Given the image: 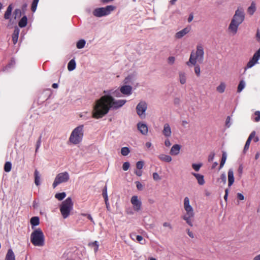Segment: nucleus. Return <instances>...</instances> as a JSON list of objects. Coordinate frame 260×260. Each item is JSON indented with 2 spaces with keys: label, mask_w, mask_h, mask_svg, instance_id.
Returning <instances> with one entry per match:
<instances>
[{
  "label": "nucleus",
  "mask_w": 260,
  "mask_h": 260,
  "mask_svg": "<svg viewBox=\"0 0 260 260\" xmlns=\"http://www.w3.org/2000/svg\"><path fill=\"white\" fill-rule=\"evenodd\" d=\"M125 103V100H115L111 95L102 96L95 102L92 110V117L96 119L101 118L108 113L110 108H119Z\"/></svg>",
  "instance_id": "1"
},
{
  "label": "nucleus",
  "mask_w": 260,
  "mask_h": 260,
  "mask_svg": "<svg viewBox=\"0 0 260 260\" xmlns=\"http://www.w3.org/2000/svg\"><path fill=\"white\" fill-rule=\"evenodd\" d=\"M245 14L243 7H238L235 11L228 27V32L233 36L237 34L239 25L244 21Z\"/></svg>",
  "instance_id": "2"
},
{
  "label": "nucleus",
  "mask_w": 260,
  "mask_h": 260,
  "mask_svg": "<svg viewBox=\"0 0 260 260\" xmlns=\"http://www.w3.org/2000/svg\"><path fill=\"white\" fill-rule=\"evenodd\" d=\"M204 51L203 46L199 44L197 45L196 51L194 52L191 51L189 60L186 62V64L188 67H191V65H196V63L199 62L202 63L204 61Z\"/></svg>",
  "instance_id": "3"
},
{
  "label": "nucleus",
  "mask_w": 260,
  "mask_h": 260,
  "mask_svg": "<svg viewBox=\"0 0 260 260\" xmlns=\"http://www.w3.org/2000/svg\"><path fill=\"white\" fill-rule=\"evenodd\" d=\"M183 207L185 213L182 216V218L190 226H193L192 222L194 217L193 208L190 204V200L188 197H185L183 201Z\"/></svg>",
  "instance_id": "4"
},
{
  "label": "nucleus",
  "mask_w": 260,
  "mask_h": 260,
  "mask_svg": "<svg viewBox=\"0 0 260 260\" xmlns=\"http://www.w3.org/2000/svg\"><path fill=\"white\" fill-rule=\"evenodd\" d=\"M83 137V125H81L72 131L69 138V142L74 145L78 144L82 141Z\"/></svg>",
  "instance_id": "5"
},
{
  "label": "nucleus",
  "mask_w": 260,
  "mask_h": 260,
  "mask_svg": "<svg viewBox=\"0 0 260 260\" xmlns=\"http://www.w3.org/2000/svg\"><path fill=\"white\" fill-rule=\"evenodd\" d=\"M30 241L36 246H43L44 244V236L40 229L35 230L31 234Z\"/></svg>",
  "instance_id": "6"
},
{
  "label": "nucleus",
  "mask_w": 260,
  "mask_h": 260,
  "mask_svg": "<svg viewBox=\"0 0 260 260\" xmlns=\"http://www.w3.org/2000/svg\"><path fill=\"white\" fill-rule=\"evenodd\" d=\"M73 202L69 197L63 201L60 206V211L63 218H67L73 210Z\"/></svg>",
  "instance_id": "7"
},
{
  "label": "nucleus",
  "mask_w": 260,
  "mask_h": 260,
  "mask_svg": "<svg viewBox=\"0 0 260 260\" xmlns=\"http://www.w3.org/2000/svg\"><path fill=\"white\" fill-rule=\"evenodd\" d=\"M70 178L69 174L68 172H64L57 174L55 178L52 186L53 188L63 182H67Z\"/></svg>",
  "instance_id": "8"
},
{
  "label": "nucleus",
  "mask_w": 260,
  "mask_h": 260,
  "mask_svg": "<svg viewBox=\"0 0 260 260\" xmlns=\"http://www.w3.org/2000/svg\"><path fill=\"white\" fill-rule=\"evenodd\" d=\"M114 9L112 6H108L105 8H100L95 9L93 11V14L96 17H101L108 15L111 11Z\"/></svg>",
  "instance_id": "9"
},
{
  "label": "nucleus",
  "mask_w": 260,
  "mask_h": 260,
  "mask_svg": "<svg viewBox=\"0 0 260 260\" xmlns=\"http://www.w3.org/2000/svg\"><path fill=\"white\" fill-rule=\"evenodd\" d=\"M147 109V104L145 101H141L136 107V111L137 114L141 118H144L146 117L145 112Z\"/></svg>",
  "instance_id": "10"
},
{
  "label": "nucleus",
  "mask_w": 260,
  "mask_h": 260,
  "mask_svg": "<svg viewBox=\"0 0 260 260\" xmlns=\"http://www.w3.org/2000/svg\"><path fill=\"white\" fill-rule=\"evenodd\" d=\"M131 203L133 209L136 212H139L142 208V202L137 196H133L131 199Z\"/></svg>",
  "instance_id": "11"
},
{
  "label": "nucleus",
  "mask_w": 260,
  "mask_h": 260,
  "mask_svg": "<svg viewBox=\"0 0 260 260\" xmlns=\"http://www.w3.org/2000/svg\"><path fill=\"white\" fill-rule=\"evenodd\" d=\"M252 137H255V139L254 140V142H257L259 141V138L258 136H256V132L255 131L252 132L246 141L243 149V153H246L247 150L248 149L250 142L252 140Z\"/></svg>",
  "instance_id": "12"
},
{
  "label": "nucleus",
  "mask_w": 260,
  "mask_h": 260,
  "mask_svg": "<svg viewBox=\"0 0 260 260\" xmlns=\"http://www.w3.org/2000/svg\"><path fill=\"white\" fill-rule=\"evenodd\" d=\"M191 30L190 26H187L183 29L177 32L175 35V38L176 39H180L186 34L189 33Z\"/></svg>",
  "instance_id": "13"
},
{
  "label": "nucleus",
  "mask_w": 260,
  "mask_h": 260,
  "mask_svg": "<svg viewBox=\"0 0 260 260\" xmlns=\"http://www.w3.org/2000/svg\"><path fill=\"white\" fill-rule=\"evenodd\" d=\"M162 133L167 138L171 136L172 131L169 123H166L164 124Z\"/></svg>",
  "instance_id": "14"
},
{
  "label": "nucleus",
  "mask_w": 260,
  "mask_h": 260,
  "mask_svg": "<svg viewBox=\"0 0 260 260\" xmlns=\"http://www.w3.org/2000/svg\"><path fill=\"white\" fill-rule=\"evenodd\" d=\"M181 149V146L179 144L174 145L170 149V154L172 155H178Z\"/></svg>",
  "instance_id": "15"
},
{
  "label": "nucleus",
  "mask_w": 260,
  "mask_h": 260,
  "mask_svg": "<svg viewBox=\"0 0 260 260\" xmlns=\"http://www.w3.org/2000/svg\"><path fill=\"white\" fill-rule=\"evenodd\" d=\"M137 127L139 131L144 135H146L148 133V127L146 124L142 123H138Z\"/></svg>",
  "instance_id": "16"
},
{
  "label": "nucleus",
  "mask_w": 260,
  "mask_h": 260,
  "mask_svg": "<svg viewBox=\"0 0 260 260\" xmlns=\"http://www.w3.org/2000/svg\"><path fill=\"white\" fill-rule=\"evenodd\" d=\"M132 87L129 85L122 86L120 88V92L125 95H129L132 93Z\"/></svg>",
  "instance_id": "17"
},
{
  "label": "nucleus",
  "mask_w": 260,
  "mask_h": 260,
  "mask_svg": "<svg viewBox=\"0 0 260 260\" xmlns=\"http://www.w3.org/2000/svg\"><path fill=\"white\" fill-rule=\"evenodd\" d=\"M228 185L229 186H231L233 185L234 182V171L232 169H230L228 173Z\"/></svg>",
  "instance_id": "18"
},
{
  "label": "nucleus",
  "mask_w": 260,
  "mask_h": 260,
  "mask_svg": "<svg viewBox=\"0 0 260 260\" xmlns=\"http://www.w3.org/2000/svg\"><path fill=\"white\" fill-rule=\"evenodd\" d=\"M158 157L160 160L166 162H170L172 160L171 156L165 154H160Z\"/></svg>",
  "instance_id": "19"
},
{
  "label": "nucleus",
  "mask_w": 260,
  "mask_h": 260,
  "mask_svg": "<svg viewBox=\"0 0 260 260\" xmlns=\"http://www.w3.org/2000/svg\"><path fill=\"white\" fill-rule=\"evenodd\" d=\"M179 80L181 84H185L186 82V76L184 72H179L178 73Z\"/></svg>",
  "instance_id": "20"
},
{
  "label": "nucleus",
  "mask_w": 260,
  "mask_h": 260,
  "mask_svg": "<svg viewBox=\"0 0 260 260\" xmlns=\"http://www.w3.org/2000/svg\"><path fill=\"white\" fill-rule=\"evenodd\" d=\"M256 9V5L254 2H252L250 6L247 8V12L249 15L252 16L255 12Z\"/></svg>",
  "instance_id": "21"
},
{
  "label": "nucleus",
  "mask_w": 260,
  "mask_h": 260,
  "mask_svg": "<svg viewBox=\"0 0 260 260\" xmlns=\"http://www.w3.org/2000/svg\"><path fill=\"white\" fill-rule=\"evenodd\" d=\"M226 88V84L223 82H221L219 85L216 88V90L219 93H222L225 91Z\"/></svg>",
  "instance_id": "22"
},
{
  "label": "nucleus",
  "mask_w": 260,
  "mask_h": 260,
  "mask_svg": "<svg viewBox=\"0 0 260 260\" xmlns=\"http://www.w3.org/2000/svg\"><path fill=\"white\" fill-rule=\"evenodd\" d=\"M192 174L196 178L200 185H202L204 184L205 180L203 175L194 173H192Z\"/></svg>",
  "instance_id": "23"
},
{
  "label": "nucleus",
  "mask_w": 260,
  "mask_h": 260,
  "mask_svg": "<svg viewBox=\"0 0 260 260\" xmlns=\"http://www.w3.org/2000/svg\"><path fill=\"white\" fill-rule=\"evenodd\" d=\"M258 58L256 57L254 55H253L252 58L247 63L246 67L247 68H250L253 67L256 63H257Z\"/></svg>",
  "instance_id": "24"
},
{
  "label": "nucleus",
  "mask_w": 260,
  "mask_h": 260,
  "mask_svg": "<svg viewBox=\"0 0 260 260\" xmlns=\"http://www.w3.org/2000/svg\"><path fill=\"white\" fill-rule=\"evenodd\" d=\"M258 58L256 57L254 55H253L252 58L247 63L246 67L247 68H250L253 67L256 63H257Z\"/></svg>",
  "instance_id": "25"
},
{
  "label": "nucleus",
  "mask_w": 260,
  "mask_h": 260,
  "mask_svg": "<svg viewBox=\"0 0 260 260\" xmlns=\"http://www.w3.org/2000/svg\"><path fill=\"white\" fill-rule=\"evenodd\" d=\"M258 58L256 57L254 55H253L252 58L247 63L246 67L247 68H250L253 67L256 63H257Z\"/></svg>",
  "instance_id": "26"
},
{
  "label": "nucleus",
  "mask_w": 260,
  "mask_h": 260,
  "mask_svg": "<svg viewBox=\"0 0 260 260\" xmlns=\"http://www.w3.org/2000/svg\"><path fill=\"white\" fill-rule=\"evenodd\" d=\"M19 33V29L16 27L15 28L14 30L13 35H12V40L14 44H16L17 42L18 36Z\"/></svg>",
  "instance_id": "27"
},
{
  "label": "nucleus",
  "mask_w": 260,
  "mask_h": 260,
  "mask_svg": "<svg viewBox=\"0 0 260 260\" xmlns=\"http://www.w3.org/2000/svg\"><path fill=\"white\" fill-rule=\"evenodd\" d=\"M13 8V7L12 4L8 6V7L7 8V11H6L5 15H4V18L5 19H9L10 18Z\"/></svg>",
  "instance_id": "28"
},
{
  "label": "nucleus",
  "mask_w": 260,
  "mask_h": 260,
  "mask_svg": "<svg viewBox=\"0 0 260 260\" xmlns=\"http://www.w3.org/2000/svg\"><path fill=\"white\" fill-rule=\"evenodd\" d=\"M6 260H15L14 253L11 249L8 250L6 256Z\"/></svg>",
  "instance_id": "29"
},
{
  "label": "nucleus",
  "mask_w": 260,
  "mask_h": 260,
  "mask_svg": "<svg viewBox=\"0 0 260 260\" xmlns=\"http://www.w3.org/2000/svg\"><path fill=\"white\" fill-rule=\"evenodd\" d=\"M76 62L74 59L71 60L68 65V69L69 71H71L75 69Z\"/></svg>",
  "instance_id": "30"
},
{
  "label": "nucleus",
  "mask_w": 260,
  "mask_h": 260,
  "mask_svg": "<svg viewBox=\"0 0 260 260\" xmlns=\"http://www.w3.org/2000/svg\"><path fill=\"white\" fill-rule=\"evenodd\" d=\"M40 176L39 172L36 170L35 171V183L36 185L39 186L40 184Z\"/></svg>",
  "instance_id": "31"
},
{
  "label": "nucleus",
  "mask_w": 260,
  "mask_h": 260,
  "mask_svg": "<svg viewBox=\"0 0 260 260\" xmlns=\"http://www.w3.org/2000/svg\"><path fill=\"white\" fill-rule=\"evenodd\" d=\"M19 26L20 27H23L25 26L27 24V18L26 16L23 17L20 21L19 22Z\"/></svg>",
  "instance_id": "32"
},
{
  "label": "nucleus",
  "mask_w": 260,
  "mask_h": 260,
  "mask_svg": "<svg viewBox=\"0 0 260 260\" xmlns=\"http://www.w3.org/2000/svg\"><path fill=\"white\" fill-rule=\"evenodd\" d=\"M88 246L91 247H93L95 252L98 251L99 248V244L96 241L88 243Z\"/></svg>",
  "instance_id": "33"
},
{
  "label": "nucleus",
  "mask_w": 260,
  "mask_h": 260,
  "mask_svg": "<svg viewBox=\"0 0 260 260\" xmlns=\"http://www.w3.org/2000/svg\"><path fill=\"white\" fill-rule=\"evenodd\" d=\"M245 82L243 81V80H241L238 86V88H237V92L238 93H240L242 91V90L244 89V88L245 87Z\"/></svg>",
  "instance_id": "34"
},
{
  "label": "nucleus",
  "mask_w": 260,
  "mask_h": 260,
  "mask_svg": "<svg viewBox=\"0 0 260 260\" xmlns=\"http://www.w3.org/2000/svg\"><path fill=\"white\" fill-rule=\"evenodd\" d=\"M66 196V193L64 192L61 193H57L55 195L56 199L59 201L63 200Z\"/></svg>",
  "instance_id": "35"
},
{
  "label": "nucleus",
  "mask_w": 260,
  "mask_h": 260,
  "mask_svg": "<svg viewBox=\"0 0 260 260\" xmlns=\"http://www.w3.org/2000/svg\"><path fill=\"white\" fill-rule=\"evenodd\" d=\"M226 159V154L225 152H223L222 155V158L220 164V167L219 169H220L224 165Z\"/></svg>",
  "instance_id": "36"
},
{
  "label": "nucleus",
  "mask_w": 260,
  "mask_h": 260,
  "mask_svg": "<svg viewBox=\"0 0 260 260\" xmlns=\"http://www.w3.org/2000/svg\"><path fill=\"white\" fill-rule=\"evenodd\" d=\"M130 152V150L128 147H122L121 149V154L123 156L127 155Z\"/></svg>",
  "instance_id": "37"
},
{
  "label": "nucleus",
  "mask_w": 260,
  "mask_h": 260,
  "mask_svg": "<svg viewBox=\"0 0 260 260\" xmlns=\"http://www.w3.org/2000/svg\"><path fill=\"white\" fill-rule=\"evenodd\" d=\"M30 223L32 225H37L39 224V218L38 217H33L30 219Z\"/></svg>",
  "instance_id": "38"
},
{
  "label": "nucleus",
  "mask_w": 260,
  "mask_h": 260,
  "mask_svg": "<svg viewBox=\"0 0 260 260\" xmlns=\"http://www.w3.org/2000/svg\"><path fill=\"white\" fill-rule=\"evenodd\" d=\"M85 41L84 40H80L77 43V47L78 49L83 48L85 45Z\"/></svg>",
  "instance_id": "39"
},
{
  "label": "nucleus",
  "mask_w": 260,
  "mask_h": 260,
  "mask_svg": "<svg viewBox=\"0 0 260 260\" xmlns=\"http://www.w3.org/2000/svg\"><path fill=\"white\" fill-rule=\"evenodd\" d=\"M193 66H194V73L196 75L197 77H200L201 74V69L199 65L196 63V65Z\"/></svg>",
  "instance_id": "40"
},
{
  "label": "nucleus",
  "mask_w": 260,
  "mask_h": 260,
  "mask_svg": "<svg viewBox=\"0 0 260 260\" xmlns=\"http://www.w3.org/2000/svg\"><path fill=\"white\" fill-rule=\"evenodd\" d=\"M13 15L14 16L15 19L20 17L21 16V10L19 9H16L14 12Z\"/></svg>",
  "instance_id": "41"
},
{
  "label": "nucleus",
  "mask_w": 260,
  "mask_h": 260,
  "mask_svg": "<svg viewBox=\"0 0 260 260\" xmlns=\"http://www.w3.org/2000/svg\"><path fill=\"white\" fill-rule=\"evenodd\" d=\"M39 2V0H34L31 4V10L32 12H35L37 9V5Z\"/></svg>",
  "instance_id": "42"
},
{
  "label": "nucleus",
  "mask_w": 260,
  "mask_h": 260,
  "mask_svg": "<svg viewBox=\"0 0 260 260\" xmlns=\"http://www.w3.org/2000/svg\"><path fill=\"white\" fill-rule=\"evenodd\" d=\"M11 169V164L10 162H6L4 167V170L6 172H9Z\"/></svg>",
  "instance_id": "43"
},
{
  "label": "nucleus",
  "mask_w": 260,
  "mask_h": 260,
  "mask_svg": "<svg viewBox=\"0 0 260 260\" xmlns=\"http://www.w3.org/2000/svg\"><path fill=\"white\" fill-rule=\"evenodd\" d=\"M162 226L164 227V228H168L169 230H172L173 228V226L171 224V223L169 222H164L163 223H162Z\"/></svg>",
  "instance_id": "44"
},
{
  "label": "nucleus",
  "mask_w": 260,
  "mask_h": 260,
  "mask_svg": "<svg viewBox=\"0 0 260 260\" xmlns=\"http://www.w3.org/2000/svg\"><path fill=\"white\" fill-rule=\"evenodd\" d=\"M153 179H154V180L156 181H160L161 179V177L159 176L158 174L157 173H153Z\"/></svg>",
  "instance_id": "45"
},
{
  "label": "nucleus",
  "mask_w": 260,
  "mask_h": 260,
  "mask_svg": "<svg viewBox=\"0 0 260 260\" xmlns=\"http://www.w3.org/2000/svg\"><path fill=\"white\" fill-rule=\"evenodd\" d=\"M103 196L105 200H108V197L107 194V187L105 186L103 191Z\"/></svg>",
  "instance_id": "46"
},
{
  "label": "nucleus",
  "mask_w": 260,
  "mask_h": 260,
  "mask_svg": "<svg viewBox=\"0 0 260 260\" xmlns=\"http://www.w3.org/2000/svg\"><path fill=\"white\" fill-rule=\"evenodd\" d=\"M175 61V58L174 56H170L168 58V63L172 65L174 63Z\"/></svg>",
  "instance_id": "47"
},
{
  "label": "nucleus",
  "mask_w": 260,
  "mask_h": 260,
  "mask_svg": "<svg viewBox=\"0 0 260 260\" xmlns=\"http://www.w3.org/2000/svg\"><path fill=\"white\" fill-rule=\"evenodd\" d=\"M144 162L143 161H139L136 164V167L138 169L141 170L143 168Z\"/></svg>",
  "instance_id": "48"
},
{
  "label": "nucleus",
  "mask_w": 260,
  "mask_h": 260,
  "mask_svg": "<svg viewBox=\"0 0 260 260\" xmlns=\"http://www.w3.org/2000/svg\"><path fill=\"white\" fill-rule=\"evenodd\" d=\"M254 115L255 117L254 118V120L256 122H258L260 120V112L257 111L254 113Z\"/></svg>",
  "instance_id": "49"
},
{
  "label": "nucleus",
  "mask_w": 260,
  "mask_h": 260,
  "mask_svg": "<svg viewBox=\"0 0 260 260\" xmlns=\"http://www.w3.org/2000/svg\"><path fill=\"white\" fill-rule=\"evenodd\" d=\"M202 166V164H193L192 165V168L196 171H198L200 168Z\"/></svg>",
  "instance_id": "50"
},
{
  "label": "nucleus",
  "mask_w": 260,
  "mask_h": 260,
  "mask_svg": "<svg viewBox=\"0 0 260 260\" xmlns=\"http://www.w3.org/2000/svg\"><path fill=\"white\" fill-rule=\"evenodd\" d=\"M130 166V164L128 162H125L122 165V169L124 171H127Z\"/></svg>",
  "instance_id": "51"
},
{
  "label": "nucleus",
  "mask_w": 260,
  "mask_h": 260,
  "mask_svg": "<svg viewBox=\"0 0 260 260\" xmlns=\"http://www.w3.org/2000/svg\"><path fill=\"white\" fill-rule=\"evenodd\" d=\"M136 184L137 188L139 190H142L143 189V185L139 181H136Z\"/></svg>",
  "instance_id": "52"
},
{
  "label": "nucleus",
  "mask_w": 260,
  "mask_h": 260,
  "mask_svg": "<svg viewBox=\"0 0 260 260\" xmlns=\"http://www.w3.org/2000/svg\"><path fill=\"white\" fill-rule=\"evenodd\" d=\"M220 179L222 180L223 184H225L226 182V176L223 173L220 176Z\"/></svg>",
  "instance_id": "53"
},
{
  "label": "nucleus",
  "mask_w": 260,
  "mask_h": 260,
  "mask_svg": "<svg viewBox=\"0 0 260 260\" xmlns=\"http://www.w3.org/2000/svg\"><path fill=\"white\" fill-rule=\"evenodd\" d=\"M165 145L166 147H169L171 145V143L168 139H166L165 141Z\"/></svg>",
  "instance_id": "54"
},
{
  "label": "nucleus",
  "mask_w": 260,
  "mask_h": 260,
  "mask_svg": "<svg viewBox=\"0 0 260 260\" xmlns=\"http://www.w3.org/2000/svg\"><path fill=\"white\" fill-rule=\"evenodd\" d=\"M243 166L242 165H240L238 170V173L239 174V176H241L243 173Z\"/></svg>",
  "instance_id": "55"
},
{
  "label": "nucleus",
  "mask_w": 260,
  "mask_h": 260,
  "mask_svg": "<svg viewBox=\"0 0 260 260\" xmlns=\"http://www.w3.org/2000/svg\"><path fill=\"white\" fill-rule=\"evenodd\" d=\"M188 235L191 238H194L193 234L192 232H191L189 229L186 230Z\"/></svg>",
  "instance_id": "56"
},
{
  "label": "nucleus",
  "mask_w": 260,
  "mask_h": 260,
  "mask_svg": "<svg viewBox=\"0 0 260 260\" xmlns=\"http://www.w3.org/2000/svg\"><path fill=\"white\" fill-rule=\"evenodd\" d=\"M237 197L240 200H244L245 199L244 196L241 193H237Z\"/></svg>",
  "instance_id": "57"
},
{
  "label": "nucleus",
  "mask_w": 260,
  "mask_h": 260,
  "mask_svg": "<svg viewBox=\"0 0 260 260\" xmlns=\"http://www.w3.org/2000/svg\"><path fill=\"white\" fill-rule=\"evenodd\" d=\"M193 19V14L191 13L189 15L187 21L188 22H190L192 21Z\"/></svg>",
  "instance_id": "58"
},
{
  "label": "nucleus",
  "mask_w": 260,
  "mask_h": 260,
  "mask_svg": "<svg viewBox=\"0 0 260 260\" xmlns=\"http://www.w3.org/2000/svg\"><path fill=\"white\" fill-rule=\"evenodd\" d=\"M136 239H137V240L138 242H141V241H143V237H142V236H140V235H138V236L136 237Z\"/></svg>",
  "instance_id": "59"
},
{
  "label": "nucleus",
  "mask_w": 260,
  "mask_h": 260,
  "mask_svg": "<svg viewBox=\"0 0 260 260\" xmlns=\"http://www.w3.org/2000/svg\"><path fill=\"white\" fill-rule=\"evenodd\" d=\"M258 59L260 57V48L254 54Z\"/></svg>",
  "instance_id": "60"
},
{
  "label": "nucleus",
  "mask_w": 260,
  "mask_h": 260,
  "mask_svg": "<svg viewBox=\"0 0 260 260\" xmlns=\"http://www.w3.org/2000/svg\"><path fill=\"white\" fill-rule=\"evenodd\" d=\"M214 155H215V154H214V153H212V154H211L209 156V158H208L209 161H212V160H213V158H214Z\"/></svg>",
  "instance_id": "61"
},
{
  "label": "nucleus",
  "mask_w": 260,
  "mask_h": 260,
  "mask_svg": "<svg viewBox=\"0 0 260 260\" xmlns=\"http://www.w3.org/2000/svg\"><path fill=\"white\" fill-rule=\"evenodd\" d=\"M135 173L138 176H141L142 174V171H136Z\"/></svg>",
  "instance_id": "62"
},
{
  "label": "nucleus",
  "mask_w": 260,
  "mask_h": 260,
  "mask_svg": "<svg viewBox=\"0 0 260 260\" xmlns=\"http://www.w3.org/2000/svg\"><path fill=\"white\" fill-rule=\"evenodd\" d=\"M253 260H260V253L256 256H255Z\"/></svg>",
  "instance_id": "63"
},
{
  "label": "nucleus",
  "mask_w": 260,
  "mask_h": 260,
  "mask_svg": "<svg viewBox=\"0 0 260 260\" xmlns=\"http://www.w3.org/2000/svg\"><path fill=\"white\" fill-rule=\"evenodd\" d=\"M256 38L258 41H260V32L258 30L257 31Z\"/></svg>",
  "instance_id": "64"
}]
</instances>
